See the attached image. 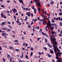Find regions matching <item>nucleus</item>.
<instances>
[{
    "instance_id": "nucleus-1",
    "label": "nucleus",
    "mask_w": 62,
    "mask_h": 62,
    "mask_svg": "<svg viewBox=\"0 0 62 62\" xmlns=\"http://www.w3.org/2000/svg\"><path fill=\"white\" fill-rule=\"evenodd\" d=\"M53 36H50L51 41L52 43L54 44L53 45L54 48H56V46L57 45V43L55 41L56 40V39L53 38Z\"/></svg>"
},
{
    "instance_id": "nucleus-2",
    "label": "nucleus",
    "mask_w": 62,
    "mask_h": 62,
    "mask_svg": "<svg viewBox=\"0 0 62 62\" xmlns=\"http://www.w3.org/2000/svg\"><path fill=\"white\" fill-rule=\"evenodd\" d=\"M54 48V51L55 53V54H57L59 56H61V55L62 54V53L61 52H58L57 53H56L57 52V51H56V49H57V46H56V48Z\"/></svg>"
},
{
    "instance_id": "nucleus-3",
    "label": "nucleus",
    "mask_w": 62,
    "mask_h": 62,
    "mask_svg": "<svg viewBox=\"0 0 62 62\" xmlns=\"http://www.w3.org/2000/svg\"><path fill=\"white\" fill-rule=\"evenodd\" d=\"M2 36H4V37L5 38H8V36H7V34L6 33H2Z\"/></svg>"
},
{
    "instance_id": "nucleus-4",
    "label": "nucleus",
    "mask_w": 62,
    "mask_h": 62,
    "mask_svg": "<svg viewBox=\"0 0 62 62\" xmlns=\"http://www.w3.org/2000/svg\"><path fill=\"white\" fill-rule=\"evenodd\" d=\"M48 22L49 23H46V24L47 25V26L46 27V29H47V28L48 26H49V28H50V21H49V20H48Z\"/></svg>"
},
{
    "instance_id": "nucleus-5",
    "label": "nucleus",
    "mask_w": 62,
    "mask_h": 62,
    "mask_svg": "<svg viewBox=\"0 0 62 62\" xmlns=\"http://www.w3.org/2000/svg\"><path fill=\"white\" fill-rule=\"evenodd\" d=\"M40 21H41V22H43V24L44 25L45 24H46V20H44L42 19H41Z\"/></svg>"
},
{
    "instance_id": "nucleus-6",
    "label": "nucleus",
    "mask_w": 62,
    "mask_h": 62,
    "mask_svg": "<svg viewBox=\"0 0 62 62\" xmlns=\"http://www.w3.org/2000/svg\"><path fill=\"white\" fill-rule=\"evenodd\" d=\"M62 58H59L58 60L56 61V62H62Z\"/></svg>"
},
{
    "instance_id": "nucleus-7",
    "label": "nucleus",
    "mask_w": 62,
    "mask_h": 62,
    "mask_svg": "<svg viewBox=\"0 0 62 62\" xmlns=\"http://www.w3.org/2000/svg\"><path fill=\"white\" fill-rule=\"evenodd\" d=\"M31 8L33 9H34V12L35 14H36V9H35V7H32Z\"/></svg>"
},
{
    "instance_id": "nucleus-8",
    "label": "nucleus",
    "mask_w": 62,
    "mask_h": 62,
    "mask_svg": "<svg viewBox=\"0 0 62 62\" xmlns=\"http://www.w3.org/2000/svg\"><path fill=\"white\" fill-rule=\"evenodd\" d=\"M26 15H28V17H30V15H31V14H30V12H28L26 13Z\"/></svg>"
},
{
    "instance_id": "nucleus-9",
    "label": "nucleus",
    "mask_w": 62,
    "mask_h": 62,
    "mask_svg": "<svg viewBox=\"0 0 62 62\" xmlns=\"http://www.w3.org/2000/svg\"><path fill=\"white\" fill-rule=\"evenodd\" d=\"M36 5H37V6H38V5L39 6V7H41V5H40V3L39 2V1H38L37 3H36Z\"/></svg>"
},
{
    "instance_id": "nucleus-10",
    "label": "nucleus",
    "mask_w": 62,
    "mask_h": 62,
    "mask_svg": "<svg viewBox=\"0 0 62 62\" xmlns=\"http://www.w3.org/2000/svg\"><path fill=\"white\" fill-rule=\"evenodd\" d=\"M56 55L57 57H55V58H56V59H59V58L58 57L59 56V55H58L57 54H56Z\"/></svg>"
},
{
    "instance_id": "nucleus-11",
    "label": "nucleus",
    "mask_w": 62,
    "mask_h": 62,
    "mask_svg": "<svg viewBox=\"0 0 62 62\" xmlns=\"http://www.w3.org/2000/svg\"><path fill=\"white\" fill-rule=\"evenodd\" d=\"M48 46L50 48H52V46L49 44H48Z\"/></svg>"
},
{
    "instance_id": "nucleus-12",
    "label": "nucleus",
    "mask_w": 62,
    "mask_h": 62,
    "mask_svg": "<svg viewBox=\"0 0 62 62\" xmlns=\"http://www.w3.org/2000/svg\"><path fill=\"white\" fill-rule=\"evenodd\" d=\"M50 25L49 26H50V27L51 26H54V24L53 23H52L51 24V23H50Z\"/></svg>"
},
{
    "instance_id": "nucleus-13",
    "label": "nucleus",
    "mask_w": 62,
    "mask_h": 62,
    "mask_svg": "<svg viewBox=\"0 0 62 62\" xmlns=\"http://www.w3.org/2000/svg\"><path fill=\"white\" fill-rule=\"evenodd\" d=\"M1 17H2V18H3L4 17V13H2L1 14Z\"/></svg>"
},
{
    "instance_id": "nucleus-14",
    "label": "nucleus",
    "mask_w": 62,
    "mask_h": 62,
    "mask_svg": "<svg viewBox=\"0 0 62 62\" xmlns=\"http://www.w3.org/2000/svg\"><path fill=\"white\" fill-rule=\"evenodd\" d=\"M9 48L10 49V50H13V47L12 46H9Z\"/></svg>"
},
{
    "instance_id": "nucleus-15",
    "label": "nucleus",
    "mask_w": 62,
    "mask_h": 62,
    "mask_svg": "<svg viewBox=\"0 0 62 62\" xmlns=\"http://www.w3.org/2000/svg\"><path fill=\"white\" fill-rule=\"evenodd\" d=\"M19 1L20 3H22V4L23 3V0H19Z\"/></svg>"
},
{
    "instance_id": "nucleus-16",
    "label": "nucleus",
    "mask_w": 62,
    "mask_h": 62,
    "mask_svg": "<svg viewBox=\"0 0 62 62\" xmlns=\"http://www.w3.org/2000/svg\"><path fill=\"white\" fill-rule=\"evenodd\" d=\"M59 19V20H60V17H59L58 18H57L56 19V21L58 20Z\"/></svg>"
},
{
    "instance_id": "nucleus-17",
    "label": "nucleus",
    "mask_w": 62,
    "mask_h": 62,
    "mask_svg": "<svg viewBox=\"0 0 62 62\" xmlns=\"http://www.w3.org/2000/svg\"><path fill=\"white\" fill-rule=\"evenodd\" d=\"M47 54L48 55V56L49 57H51V55L50 54Z\"/></svg>"
},
{
    "instance_id": "nucleus-18",
    "label": "nucleus",
    "mask_w": 62,
    "mask_h": 62,
    "mask_svg": "<svg viewBox=\"0 0 62 62\" xmlns=\"http://www.w3.org/2000/svg\"><path fill=\"white\" fill-rule=\"evenodd\" d=\"M32 21H34V22H36V21H37V19H33Z\"/></svg>"
},
{
    "instance_id": "nucleus-19",
    "label": "nucleus",
    "mask_w": 62,
    "mask_h": 62,
    "mask_svg": "<svg viewBox=\"0 0 62 62\" xmlns=\"http://www.w3.org/2000/svg\"><path fill=\"white\" fill-rule=\"evenodd\" d=\"M50 28V29H51V30H53V29H54V27H50L49 28Z\"/></svg>"
},
{
    "instance_id": "nucleus-20",
    "label": "nucleus",
    "mask_w": 62,
    "mask_h": 62,
    "mask_svg": "<svg viewBox=\"0 0 62 62\" xmlns=\"http://www.w3.org/2000/svg\"><path fill=\"white\" fill-rule=\"evenodd\" d=\"M51 33L52 34H54V33H55V31H52Z\"/></svg>"
},
{
    "instance_id": "nucleus-21",
    "label": "nucleus",
    "mask_w": 62,
    "mask_h": 62,
    "mask_svg": "<svg viewBox=\"0 0 62 62\" xmlns=\"http://www.w3.org/2000/svg\"><path fill=\"white\" fill-rule=\"evenodd\" d=\"M54 1H52V2H50V4H51V5H53L54 4Z\"/></svg>"
},
{
    "instance_id": "nucleus-22",
    "label": "nucleus",
    "mask_w": 62,
    "mask_h": 62,
    "mask_svg": "<svg viewBox=\"0 0 62 62\" xmlns=\"http://www.w3.org/2000/svg\"><path fill=\"white\" fill-rule=\"evenodd\" d=\"M1 7L2 8H5V6H4V5H1Z\"/></svg>"
},
{
    "instance_id": "nucleus-23",
    "label": "nucleus",
    "mask_w": 62,
    "mask_h": 62,
    "mask_svg": "<svg viewBox=\"0 0 62 62\" xmlns=\"http://www.w3.org/2000/svg\"><path fill=\"white\" fill-rule=\"evenodd\" d=\"M15 51H17L18 52H19L20 50L19 49H15Z\"/></svg>"
},
{
    "instance_id": "nucleus-24",
    "label": "nucleus",
    "mask_w": 62,
    "mask_h": 62,
    "mask_svg": "<svg viewBox=\"0 0 62 62\" xmlns=\"http://www.w3.org/2000/svg\"><path fill=\"white\" fill-rule=\"evenodd\" d=\"M13 59L12 58V57H11L10 60V62H12L11 61H12V60H13Z\"/></svg>"
},
{
    "instance_id": "nucleus-25",
    "label": "nucleus",
    "mask_w": 62,
    "mask_h": 62,
    "mask_svg": "<svg viewBox=\"0 0 62 62\" xmlns=\"http://www.w3.org/2000/svg\"><path fill=\"white\" fill-rule=\"evenodd\" d=\"M59 14L60 16H61L62 15V13L61 12H60L59 13Z\"/></svg>"
},
{
    "instance_id": "nucleus-26",
    "label": "nucleus",
    "mask_w": 62,
    "mask_h": 62,
    "mask_svg": "<svg viewBox=\"0 0 62 62\" xmlns=\"http://www.w3.org/2000/svg\"><path fill=\"white\" fill-rule=\"evenodd\" d=\"M42 29H40L39 31V33H40L41 32H42Z\"/></svg>"
},
{
    "instance_id": "nucleus-27",
    "label": "nucleus",
    "mask_w": 62,
    "mask_h": 62,
    "mask_svg": "<svg viewBox=\"0 0 62 62\" xmlns=\"http://www.w3.org/2000/svg\"><path fill=\"white\" fill-rule=\"evenodd\" d=\"M25 57L27 59H28V56H27V55H25Z\"/></svg>"
},
{
    "instance_id": "nucleus-28",
    "label": "nucleus",
    "mask_w": 62,
    "mask_h": 62,
    "mask_svg": "<svg viewBox=\"0 0 62 62\" xmlns=\"http://www.w3.org/2000/svg\"><path fill=\"white\" fill-rule=\"evenodd\" d=\"M45 41L46 43H47V39H46V38L45 39Z\"/></svg>"
},
{
    "instance_id": "nucleus-29",
    "label": "nucleus",
    "mask_w": 62,
    "mask_h": 62,
    "mask_svg": "<svg viewBox=\"0 0 62 62\" xmlns=\"http://www.w3.org/2000/svg\"><path fill=\"white\" fill-rule=\"evenodd\" d=\"M30 49L31 51H33V50H34V49H33V48L32 47H31Z\"/></svg>"
},
{
    "instance_id": "nucleus-30",
    "label": "nucleus",
    "mask_w": 62,
    "mask_h": 62,
    "mask_svg": "<svg viewBox=\"0 0 62 62\" xmlns=\"http://www.w3.org/2000/svg\"><path fill=\"white\" fill-rule=\"evenodd\" d=\"M50 52L51 54H54V52H53V50H51Z\"/></svg>"
},
{
    "instance_id": "nucleus-31",
    "label": "nucleus",
    "mask_w": 62,
    "mask_h": 62,
    "mask_svg": "<svg viewBox=\"0 0 62 62\" xmlns=\"http://www.w3.org/2000/svg\"><path fill=\"white\" fill-rule=\"evenodd\" d=\"M14 42H18V40H16L14 41Z\"/></svg>"
},
{
    "instance_id": "nucleus-32",
    "label": "nucleus",
    "mask_w": 62,
    "mask_h": 62,
    "mask_svg": "<svg viewBox=\"0 0 62 62\" xmlns=\"http://www.w3.org/2000/svg\"><path fill=\"white\" fill-rule=\"evenodd\" d=\"M3 62H5V59H4V58H3L2 59Z\"/></svg>"
},
{
    "instance_id": "nucleus-33",
    "label": "nucleus",
    "mask_w": 62,
    "mask_h": 62,
    "mask_svg": "<svg viewBox=\"0 0 62 62\" xmlns=\"http://www.w3.org/2000/svg\"><path fill=\"white\" fill-rule=\"evenodd\" d=\"M60 25L61 26H62V22H60Z\"/></svg>"
},
{
    "instance_id": "nucleus-34",
    "label": "nucleus",
    "mask_w": 62,
    "mask_h": 62,
    "mask_svg": "<svg viewBox=\"0 0 62 62\" xmlns=\"http://www.w3.org/2000/svg\"><path fill=\"white\" fill-rule=\"evenodd\" d=\"M4 23H3V22H2V23H1V25H2V26H4Z\"/></svg>"
},
{
    "instance_id": "nucleus-35",
    "label": "nucleus",
    "mask_w": 62,
    "mask_h": 62,
    "mask_svg": "<svg viewBox=\"0 0 62 62\" xmlns=\"http://www.w3.org/2000/svg\"><path fill=\"white\" fill-rule=\"evenodd\" d=\"M7 23V22L5 21V22H3V23H4V24H5V23Z\"/></svg>"
},
{
    "instance_id": "nucleus-36",
    "label": "nucleus",
    "mask_w": 62,
    "mask_h": 62,
    "mask_svg": "<svg viewBox=\"0 0 62 62\" xmlns=\"http://www.w3.org/2000/svg\"><path fill=\"white\" fill-rule=\"evenodd\" d=\"M31 56H32V55H33V52H32L31 53Z\"/></svg>"
},
{
    "instance_id": "nucleus-37",
    "label": "nucleus",
    "mask_w": 62,
    "mask_h": 62,
    "mask_svg": "<svg viewBox=\"0 0 62 62\" xmlns=\"http://www.w3.org/2000/svg\"><path fill=\"white\" fill-rule=\"evenodd\" d=\"M53 35H54V36H56V32L54 33V34H53Z\"/></svg>"
},
{
    "instance_id": "nucleus-38",
    "label": "nucleus",
    "mask_w": 62,
    "mask_h": 62,
    "mask_svg": "<svg viewBox=\"0 0 62 62\" xmlns=\"http://www.w3.org/2000/svg\"><path fill=\"white\" fill-rule=\"evenodd\" d=\"M57 51H58V52H60V50H59V49H57Z\"/></svg>"
},
{
    "instance_id": "nucleus-39",
    "label": "nucleus",
    "mask_w": 62,
    "mask_h": 62,
    "mask_svg": "<svg viewBox=\"0 0 62 62\" xmlns=\"http://www.w3.org/2000/svg\"><path fill=\"white\" fill-rule=\"evenodd\" d=\"M12 36L13 37V38H15V36L14 35H12Z\"/></svg>"
},
{
    "instance_id": "nucleus-40",
    "label": "nucleus",
    "mask_w": 62,
    "mask_h": 62,
    "mask_svg": "<svg viewBox=\"0 0 62 62\" xmlns=\"http://www.w3.org/2000/svg\"><path fill=\"white\" fill-rule=\"evenodd\" d=\"M38 23L39 24H41V22H38Z\"/></svg>"
},
{
    "instance_id": "nucleus-41",
    "label": "nucleus",
    "mask_w": 62,
    "mask_h": 62,
    "mask_svg": "<svg viewBox=\"0 0 62 62\" xmlns=\"http://www.w3.org/2000/svg\"><path fill=\"white\" fill-rule=\"evenodd\" d=\"M6 29H7V28H6V27L3 28V30H6Z\"/></svg>"
},
{
    "instance_id": "nucleus-42",
    "label": "nucleus",
    "mask_w": 62,
    "mask_h": 62,
    "mask_svg": "<svg viewBox=\"0 0 62 62\" xmlns=\"http://www.w3.org/2000/svg\"><path fill=\"white\" fill-rule=\"evenodd\" d=\"M22 24V23H19L18 25H21Z\"/></svg>"
},
{
    "instance_id": "nucleus-43",
    "label": "nucleus",
    "mask_w": 62,
    "mask_h": 62,
    "mask_svg": "<svg viewBox=\"0 0 62 62\" xmlns=\"http://www.w3.org/2000/svg\"><path fill=\"white\" fill-rule=\"evenodd\" d=\"M12 10L13 12H14V13H15V11H14V9H12Z\"/></svg>"
},
{
    "instance_id": "nucleus-44",
    "label": "nucleus",
    "mask_w": 62,
    "mask_h": 62,
    "mask_svg": "<svg viewBox=\"0 0 62 62\" xmlns=\"http://www.w3.org/2000/svg\"><path fill=\"white\" fill-rule=\"evenodd\" d=\"M10 55H8V57L9 58H10Z\"/></svg>"
},
{
    "instance_id": "nucleus-45",
    "label": "nucleus",
    "mask_w": 62,
    "mask_h": 62,
    "mask_svg": "<svg viewBox=\"0 0 62 62\" xmlns=\"http://www.w3.org/2000/svg\"><path fill=\"white\" fill-rule=\"evenodd\" d=\"M8 26H9V28H12L11 27V25H9Z\"/></svg>"
},
{
    "instance_id": "nucleus-46",
    "label": "nucleus",
    "mask_w": 62,
    "mask_h": 62,
    "mask_svg": "<svg viewBox=\"0 0 62 62\" xmlns=\"http://www.w3.org/2000/svg\"><path fill=\"white\" fill-rule=\"evenodd\" d=\"M28 26L29 28H31V26H30V25H28Z\"/></svg>"
},
{
    "instance_id": "nucleus-47",
    "label": "nucleus",
    "mask_w": 62,
    "mask_h": 62,
    "mask_svg": "<svg viewBox=\"0 0 62 62\" xmlns=\"http://www.w3.org/2000/svg\"><path fill=\"white\" fill-rule=\"evenodd\" d=\"M3 46H4V47H5L6 48H7L8 47H7V46H5V45H4Z\"/></svg>"
},
{
    "instance_id": "nucleus-48",
    "label": "nucleus",
    "mask_w": 62,
    "mask_h": 62,
    "mask_svg": "<svg viewBox=\"0 0 62 62\" xmlns=\"http://www.w3.org/2000/svg\"><path fill=\"white\" fill-rule=\"evenodd\" d=\"M33 24V22H32L31 23V25H32V24Z\"/></svg>"
},
{
    "instance_id": "nucleus-49",
    "label": "nucleus",
    "mask_w": 62,
    "mask_h": 62,
    "mask_svg": "<svg viewBox=\"0 0 62 62\" xmlns=\"http://www.w3.org/2000/svg\"><path fill=\"white\" fill-rule=\"evenodd\" d=\"M23 33L25 35L26 34V32L24 31L23 32Z\"/></svg>"
},
{
    "instance_id": "nucleus-50",
    "label": "nucleus",
    "mask_w": 62,
    "mask_h": 62,
    "mask_svg": "<svg viewBox=\"0 0 62 62\" xmlns=\"http://www.w3.org/2000/svg\"><path fill=\"white\" fill-rule=\"evenodd\" d=\"M43 17H44V19L45 20V19H46V16H44H44H43Z\"/></svg>"
},
{
    "instance_id": "nucleus-51",
    "label": "nucleus",
    "mask_w": 62,
    "mask_h": 62,
    "mask_svg": "<svg viewBox=\"0 0 62 62\" xmlns=\"http://www.w3.org/2000/svg\"><path fill=\"white\" fill-rule=\"evenodd\" d=\"M2 49V48L1 47V46H0V51Z\"/></svg>"
},
{
    "instance_id": "nucleus-52",
    "label": "nucleus",
    "mask_w": 62,
    "mask_h": 62,
    "mask_svg": "<svg viewBox=\"0 0 62 62\" xmlns=\"http://www.w3.org/2000/svg\"><path fill=\"white\" fill-rule=\"evenodd\" d=\"M14 10H15V11H16H16H17V10H16L15 8H14Z\"/></svg>"
},
{
    "instance_id": "nucleus-53",
    "label": "nucleus",
    "mask_w": 62,
    "mask_h": 62,
    "mask_svg": "<svg viewBox=\"0 0 62 62\" xmlns=\"http://www.w3.org/2000/svg\"><path fill=\"white\" fill-rule=\"evenodd\" d=\"M31 15L32 17H33V14L32 13L31 14Z\"/></svg>"
},
{
    "instance_id": "nucleus-54",
    "label": "nucleus",
    "mask_w": 62,
    "mask_h": 62,
    "mask_svg": "<svg viewBox=\"0 0 62 62\" xmlns=\"http://www.w3.org/2000/svg\"><path fill=\"white\" fill-rule=\"evenodd\" d=\"M25 45V43H24L23 44V45L24 46Z\"/></svg>"
},
{
    "instance_id": "nucleus-55",
    "label": "nucleus",
    "mask_w": 62,
    "mask_h": 62,
    "mask_svg": "<svg viewBox=\"0 0 62 62\" xmlns=\"http://www.w3.org/2000/svg\"><path fill=\"white\" fill-rule=\"evenodd\" d=\"M20 57L21 58H23V55H22L20 56Z\"/></svg>"
},
{
    "instance_id": "nucleus-56",
    "label": "nucleus",
    "mask_w": 62,
    "mask_h": 62,
    "mask_svg": "<svg viewBox=\"0 0 62 62\" xmlns=\"http://www.w3.org/2000/svg\"><path fill=\"white\" fill-rule=\"evenodd\" d=\"M14 18L15 20H16V16H14Z\"/></svg>"
},
{
    "instance_id": "nucleus-57",
    "label": "nucleus",
    "mask_w": 62,
    "mask_h": 62,
    "mask_svg": "<svg viewBox=\"0 0 62 62\" xmlns=\"http://www.w3.org/2000/svg\"><path fill=\"white\" fill-rule=\"evenodd\" d=\"M23 9L24 10H26V8H24Z\"/></svg>"
},
{
    "instance_id": "nucleus-58",
    "label": "nucleus",
    "mask_w": 62,
    "mask_h": 62,
    "mask_svg": "<svg viewBox=\"0 0 62 62\" xmlns=\"http://www.w3.org/2000/svg\"><path fill=\"white\" fill-rule=\"evenodd\" d=\"M52 23H54V20H53L52 21Z\"/></svg>"
},
{
    "instance_id": "nucleus-59",
    "label": "nucleus",
    "mask_w": 62,
    "mask_h": 62,
    "mask_svg": "<svg viewBox=\"0 0 62 62\" xmlns=\"http://www.w3.org/2000/svg\"><path fill=\"white\" fill-rule=\"evenodd\" d=\"M22 49L24 51V50H25V49H24V48L22 47Z\"/></svg>"
},
{
    "instance_id": "nucleus-60",
    "label": "nucleus",
    "mask_w": 62,
    "mask_h": 62,
    "mask_svg": "<svg viewBox=\"0 0 62 62\" xmlns=\"http://www.w3.org/2000/svg\"><path fill=\"white\" fill-rule=\"evenodd\" d=\"M44 49L46 51V50H47V49H46V47H45L44 48Z\"/></svg>"
},
{
    "instance_id": "nucleus-61",
    "label": "nucleus",
    "mask_w": 62,
    "mask_h": 62,
    "mask_svg": "<svg viewBox=\"0 0 62 62\" xmlns=\"http://www.w3.org/2000/svg\"><path fill=\"white\" fill-rule=\"evenodd\" d=\"M37 19L39 21V17H37Z\"/></svg>"
},
{
    "instance_id": "nucleus-62",
    "label": "nucleus",
    "mask_w": 62,
    "mask_h": 62,
    "mask_svg": "<svg viewBox=\"0 0 62 62\" xmlns=\"http://www.w3.org/2000/svg\"><path fill=\"white\" fill-rule=\"evenodd\" d=\"M8 31L10 32L11 31V30L10 29H8Z\"/></svg>"
},
{
    "instance_id": "nucleus-63",
    "label": "nucleus",
    "mask_w": 62,
    "mask_h": 62,
    "mask_svg": "<svg viewBox=\"0 0 62 62\" xmlns=\"http://www.w3.org/2000/svg\"><path fill=\"white\" fill-rule=\"evenodd\" d=\"M38 10L39 11V10H40V8H39Z\"/></svg>"
},
{
    "instance_id": "nucleus-64",
    "label": "nucleus",
    "mask_w": 62,
    "mask_h": 62,
    "mask_svg": "<svg viewBox=\"0 0 62 62\" xmlns=\"http://www.w3.org/2000/svg\"><path fill=\"white\" fill-rule=\"evenodd\" d=\"M60 4L61 5H62V2H60Z\"/></svg>"
}]
</instances>
